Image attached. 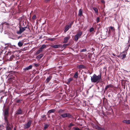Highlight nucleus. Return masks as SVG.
Wrapping results in <instances>:
<instances>
[{
    "label": "nucleus",
    "instance_id": "nucleus-44",
    "mask_svg": "<svg viewBox=\"0 0 130 130\" xmlns=\"http://www.w3.org/2000/svg\"><path fill=\"white\" fill-rule=\"evenodd\" d=\"M34 66L36 67H37L39 65L35 63L34 64Z\"/></svg>",
    "mask_w": 130,
    "mask_h": 130
},
{
    "label": "nucleus",
    "instance_id": "nucleus-28",
    "mask_svg": "<svg viewBox=\"0 0 130 130\" xmlns=\"http://www.w3.org/2000/svg\"><path fill=\"white\" fill-rule=\"evenodd\" d=\"M46 45L45 44L43 45L40 48L41 50L42 49H43L44 48H45L46 47Z\"/></svg>",
    "mask_w": 130,
    "mask_h": 130
},
{
    "label": "nucleus",
    "instance_id": "nucleus-42",
    "mask_svg": "<svg viewBox=\"0 0 130 130\" xmlns=\"http://www.w3.org/2000/svg\"><path fill=\"white\" fill-rule=\"evenodd\" d=\"M22 100L21 99H19L17 101V103H20L21 102V101H22Z\"/></svg>",
    "mask_w": 130,
    "mask_h": 130
},
{
    "label": "nucleus",
    "instance_id": "nucleus-33",
    "mask_svg": "<svg viewBox=\"0 0 130 130\" xmlns=\"http://www.w3.org/2000/svg\"><path fill=\"white\" fill-rule=\"evenodd\" d=\"M73 80V78L72 77H71L69 78L68 80V83H70V82Z\"/></svg>",
    "mask_w": 130,
    "mask_h": 130
},
{
    "label": "nucleus",
    "instance_id": "nucleus-5",
    "mask_svg": "<svg viewBox=\"0 0 130 130\" xmlns=\"http://www.w3.org/2000/svg\"><path fill=\"white\" fill-rule=\"evenodd\" d=\"M27 28V27H20V30L19 31L17 32V33L18 34H21Z\"/></svg>",
    "mask_w": 130,
    "mask_h": 130
},
{
    "label": "nucleus",
    "instance_id": "nucleus-15",
    "mask_svg": "<svg viewBox=\"0 0 130 130\" xmlns=\"http://www.w3.org/2000/svg\"><path fill=\"white\" fill-rule=\"evenodd\" d=\"M66 110L64 109H60L58 111V112L59 113V115L60 114H62L63 113L65 112Z\"/></svg>",
    "mask_w": 130,
    "mask_h": 130
},
{
    "label": "nucleus",
    "instance_id": "nucleus-27",
    "mask_svg": "<svg viewBox=\"0 0 130 130\" xmlns=\"http://www.w3.org/2000/svg\"><path fill=\"white\" fill-rule=\"evenodd\" d=\"M6 128L8 127H10V124L9 123L8 121H7V122H6Z\"/></svg>",
    "mask_w": 130,
    "mask_h": 130
},
{
    "label": "nucleus",
    "instance_id": "nucleus-32",
    "mask_svg": "<svg viewBox=\"0 0 130 130\" xmlns=\"http://www.w3.org/2000/svg\"><path fill=\"white\" fill-rule=\"evenodd\" d=\"M100 18L99 17H97L96 20V22L97 23H98L100 21Z\"/></svg>",
    "mask_w": 130,
    "mask_h": 130
},
{
    "label": "nucleus",
    "instance_id": "nucleus-36",
    "mask_svg": "<svg viewBox=\"0 0 130 130\" xmlns=\"http://www.w3.org/2000/svg\"><path fill=\"white\" fill-rule=\"evenodd\" d=\"M94 30V28L93 27H91L89 31L90 32H91L92 31H93Z\"/></svg>",
    "mask_w": 130,
    "mask_h": 130
},
{
    "label": "nucleus",
    "instance_id": "nucleus-46",
    "mask_svg": "<svg viewBox=\"0 0 130 130\" xmlns=\"http://www.w3.org/2000/svg\"><path fill=\"white\" fill-rule=\"evenodd\" d=\"M101 2L103 3H105V2L104 1L102 0L101 1Z\"/></svg>",
    "mask_w": 130,
    "mask_h": 130
},
{
    "label": "nucleus",
    "instance_id": "nucleus-34",
    "mask_svg": "<svg viewBox=\"0 0 130 130\" xmlns=\"http://www.w3.org/2000/svg\"><path fill=\"white\" fill-rule=\"evenodd\" d=\"M56 39L55 38H49L48 40H50L53 41L55 40Z\"/></svg>",
    "mask_w": 130,
    "mask_h": 130
},
{
    "label": "nucleus",
    "instance_id": "nucleus-49",
    "mask_svg": "<svg viewBox=\"0 0 130 130\" xmlns=\"http://www.w3.org/2000/svg\"><path fill=\"white\" fill-rule=\"evenodd\" d=\"M13 130H16V129H15V128H14V129H13Z\"/></svg>",
    "mask_w": 130,
    "mask_h": 130
},
{
    "label": "nucleus",
    "instance_id": "nucleus-8",
    "mask_svg": "<svg viewBox=\"0 0 130 130\" xmlns=\"http://www.w3.org/2000/svg\"><path fill=\"white\" fill-rule=\"evenodd\" d=\"M113 86L111 84L108 85L106 86L104 90V91L105 92L106 91L107 89L110 88H113Z\"/></svg>",
    "mask_w": 130,
    "mask_h": 130
},
{
    "label": "nucleus",
    "instance_id": "nucleus-20",
    "mask_svg": "<svg viewBox=\"0 0 130 130\" xmlns=\"http://www.w3.org/2000/svg\"><path fill=\"white\" fill-rule=\"evenodd\" d=\"M43 56V54H40L36 57V58L37 59H41Z\"/></svg>",
    "mask_w": 130,
    "mask_h": 130
},
{
    "label": "nucleus",
    "instance_id": "nucleus-31",
    "mask_svg": "<svg viewBox=\"0 0 130 130\" xmlns=\"http://www.w3.org/2000/svg\"><path fill=\"white\" fill-rule=\"evenodd\" d=\"M4 116V120L5 121H6V122H7V121H8L7 120V117L8 116Z\"/></svg>",
    "mask_w": 130,
    "mask_h": 130
},
{
    "label": "nucleus",
    "instance_id": "nucleus-50",
    "mask_svg": "<svg viewBox=\"0 0 130 130\" xmlns=\"http://www.w3.org/2000/svg\"><path fill=\"white\" fill-rule=\"evenodd\" d=\"M46 118H45V120H46Z\"/></svg>",
    "mask_w": 130,
    "mask_h": 130
},
{
    "label": "nucleus",
    "instance_id": "nucleus-18",
    "mask_svg": "<svg viewBox=\"0 0 130 130\" xmlns=\"http://www.w3.org/2000/svg\"><path fill=\"white\" fill-rule=\"evenodd\" d=\"M123 122L127 124H130V120H124L123 121Z\"/></svg>",
    "mask_w": 130,
    "mask_h": 130
},
{
    "label": "nucleus",
    "instance_id": "nucleus-17",
    "mask_svg": "<svg viewBox=\"0 0 130 130\" xmlns=\"http://www.w3.org/2000/svg\"><path fill=\"white\" fill-rule=\"evenodd\" d=\"M55 111V109H54L50 110L47 113V115H49L50 113L54 112Z\"/></svg>",
    "mask_w": 130,
    "mask_h": 130
},
{
    "label": "nucleus",
    "instance_id": "nucleus-9",
    "mask_svg": "<svg viewBox=\"0 0 130 130\" xmlns=\"http://www.w3.org/2000/svg\"><path fill=\"white\" fill-rule=\"evenodd\" d=\"M9 108H7L5 110L4 112V116H8Z\"/></svg>",
    "mask_w": 130,
    "mask_h": 130
},
{
    "label": "nucleus",
    "instance_id": "nucleus-29",
    "mask_svg": "<svg viewBox=\"0 0 130 130\" xmlns=\"http://www.w3.org/2000/svg\"><path fill=\"white\" fill-rule=\"evenodd\" d=\"M128 49V46H127L125 48V50L123 52V53H124V52H126V51H127Z\"/></svg>",
    "mask_w": 130,
    "mask_h": 130
},
{
    "label": "nucleus",
    "instance_id": "nucleus-19",
    "mask_svg": "<svg viewBox=\"0 0 130 130\" xmlns=\"http://www.w3.org/2000/svg\"><path fill=\"white\" fill-rule=\"evenodd\" d=\"M82 9H80L78 12V15L80 16H81L82 15Z\"/></svg>",
    "mask_w": 130,
    "mask_h": 130
},
{
    "label": "nucleus",
    "instance_id": "nucleus-4",
    "mask_svg": "<svg viewBox=\"0 0 130 130\" xmlns=\"http://www.w3.org/2000/svg\"><path fill=\"white\" fill-rule=\"evenodd\" d=\"M82 34V32L80 31L78 32L77 34L75 36L74 39L76 41H77L79 38H80Z\"/></svg>",
    "mask_w": 130,
    "mask_h": 130
},
{
    "label": "nucleus",
    "instance_id": "nucleus-11",
    "mask_svg": "<svg viewBox=\"0 0 130 130\" xmlns=\"http://www.w3.org/2000/svg\"><path fill=\"white\" fill-rule=\"evenodd\" d=\"M70 38V37L69 36L65 37L64 39V40L63 42V43H67L68 41V40Z\"/></svg>",
    "mask_w": 130,
    "mask_h": 130
},
{
    "label": "nucleus",
    "instance_id": "nucleus-2",
    "mask_svg": "<svg viewBox=\"0 0 130 130\" xmlns=\"http://www.w3.org/2000/svg\"><path fill=\"white\" fill-rule=\"evenodd\" d=\"M60 116L63 118L67 117L68 118H72V116L70 113H64L60 115Z\"/></svg>",
    "mask_w": 130,
    "mask_h": 130
},
{
    "label": "nucleus",
    "instance_id": "nucleus-47",
    "mask_svg": "<svg viewBox=\"0 0 130 130\" xmlns=\"http://www.w3.org/2000/svg\"><path fill=\"white\" fill-rule=\"evenodd\" d=\"M45 115H43L42 116V118H44V117H45Z\"/></svg>",
    "mask_w": 130,
    "mask_h": 130
},
{
    "label": "nucleus",
    "instance_id": "nucleus-16",
    "mask_svg": "<svg viewBox=\"0 0 130 130\" xmlns=\"http://www.w3.org/2000/svg\"><path fill=\"white\" fill-rule=\"evenodd\" d=\"M32 67V65H30L28 67H27L25 68L24 69V70H28L29 69H31Z\"/></svg>",
    "mask_w": 130,
    "mask_h": 130
},
{
    "label": "nucleus",
    "instance_id": "nucleus-12",
    "mask_svg": "<svg viewBox=\"0 0 130 130\" xmlns=\"http://www.w3.org/2000/svg\"><path fill=\"white\" fill-rule=\"evenodd\" d=\"M22 112L21 109L19 108L18 109L17 112H16L15 114L17 115L19 114H21L22 113Z\"/></svg>",
    "mask_w": 130,
    "mask_h": 130
},
{
    "label": "nucleus",
    "instance_id": "nucleus-45",
    "mask_svg": "<svg viewBox=\"0 0 130 130\" xmlns=\"http://www.w3.org/2000/svg\"><path fill=\"white\" fill-rule=\"evenodd\" d=\"M50 1V0H45V2L46 3H47L49 1Z\"/></svg>",
    "mask_w": 130,
    "mask_h": 130
},
{
    "label": "nucleus",
    "instance_id": "nucleus-48",
    "mask_svg": "<svg viewBox=\"0 0 130 130\" xmlns=\"http://www.w3.org/2000/svg\"><path fill=\"white\" fill-rule=\"evenodd\" d=\"M8 52L9 53V55L10 54V52H9V51H8Z\"/></svg>",
    "mask_w": 130,
    "mask_h": 130
},
{
    "label": "nucleus",
    "instance_id": "nucleus-52",
    "mask_svg": "<svg viewBox=\"0 0 130 130\" xmlns=\"http://www.w3.org/2000/svg\"><path fill=\"white\" fill-rule=\"evenodd\" d=\"M48 117H49V116H48Z\"/></svg>",
    "mask_w": 130,
    "mask_h": 130
},
{
    "label": "nucleus",
    "instance_id": "nucleus-24",
    "mask_svg": "<svg viewBox=\"0 0 130 130\" xmlns=\"http://www.w3.org/2000/svg\"><path fill=\"white\" fill-rule=\"evenodd\" d=\"M78 72L77 71L75 73V74L74 75V77L75 78H77L78 77Z\"/></svg>",
    "mask_w": 130,
    "mask_h": 130
},
{
    "label": "nucleus",
    "instance_id": "nucleus-43",
    "mask_svg": "<svg viewBox=\"0 0 130 130\" xmlns=\"http://www.w3.org/2000/svg\"><path fill=\"white\" fill-rule=\"evenodd\" d=\"M6 129L7 130H11V128L10 127H8L6 128Z\"/></svg>",
    "mask_w": 130,
    "mask_h": 130
},
{
    "label": "nucleus",
    "instance_id": "nucleus-14",
    "mask_svg": "<svg viewBox=\"0 0 130 130\" xmlns=\"http://www.w3.org/2000/svg\"><path fill=\"white\" fill-rule=\"evenodd\" d=\"M52 78V76L50 75L48 77H47L45 80V82L46 83H48L50 80Z\"/></svg>",
    "mask_w": 130,
    "mask_h": 130
},
{
    "label": "nucleus",
    "instance_id": "nucleus-38",
    "mask_svg": "<svg viewBox=\"0 0 130 130\" xmlns=\"http://www.w3.org/2000/svg\"><path fill=\"white\" fill-rule=\"evenodd\" d=\"M87 50L86 49H84L82 50L80 52H84L86 51Z\"/></svg>",
    "mask_w": 130,
    "mask_h": 130
},
{
    "label": "nucleus",
    "instance_id": "nucleus-23",
    "mask_svg": "<svg viewBox=\"0 0 130 130\" xmlns=\"http://www.w3.org/2000/svg\"><path fill=\"white\" fill-rule=\"evenodd\" d=\"M78 67L79 69L84 68L85 66L83 65H80L78 66Z\"/></svg>",
    "mask_w": 130,
    "mask_h": 130
},
{
    "label": "nucleus",
    "instance_id": "nucleus-22",
    "mask_svg": "<svg viewBox=\"0 0 130 130\" xmlns=\"http://www.w3.org/2000/svg\"><path fill=\"white\" fill-rule=\"evenodd\" d=\"M93 10L94 11L95 13L97 14H98V9L95 7H93Z\"/></svg>",
    "mask_w": 130,
    "mask_h": 130
},
{
    "label": "nucleus",
    "instance_id": "nucleus-1",
    "mask_svg": "<svg viewBox=\"0 0 130 130\" xmlns=\"http://www.w3.org/2000/svg\"><path fill=\"white\" fill-rule=\"evenodd\" d=\"M91 80L92 83H98L101 82L102 80L101 74L98 76L94 74L91 77Z\"/></svg>",
    "mask_w": 130,
    "mask_h": 130
},
{
    "label": "nucleus",
    "instance_id": "nucleus-40",
    "mask_svg": "<svg viewBox=\"0 0 130 130\" xmlns=\"http://www.w3.org/2000/svg\"><path fill=\"white\" fill-rule=\"evenodd\" d=\"M36 16L35 15H34L32 18V19L33 20H35L36 19Z\"/></svg>",
    "mask_w": 130,
    "mask_h": 130
},
{
    "label": "nucleus",
    "instance_id": "nucleus-3",
    "mask_svg": "<svg viewBox=\"0 0 130 130\" xmlns=\"http://www.w3.org/2000/svg\"><path fill=\"white\" fill-rule=\"evenodd\" d=\"M31 121L29 120L28 122L27 123L25 124L24 125V129L28 128H29L31 124Z\"/></svg>",
    "mask_w": 130,
    "mask_h": 130
},
{
    "label": "nucleus",
    "instance_id": "nucleus-51",
    "mask_svg": "<svg viewBox=\"0 0 130 130\" xmlns=\"http://www.w3.org/2000/svg\"><path fill=\"white\" fill-rule=\"evenodd\" d=\"M110 96V95H108V96Z\"/></svg>",
    "mask_w": 130,
    "mask_h": 130
},
{
    "label": "nucleus",
    "instance_id": "nucleus-39",
    "mask_svg": "<svg viewBox=\"0 0 130 130\" xmlns=\"http://www.w3.org/2000/svg\"><path fill=\"white\" fill-rule=\"evenodd\" d=\"M98 130H105L103 128H102L100 127H98Z\"/></svg>",
    "mask_w": 130,
    "mask_h": 130
},
{
    "label": "nucleus",
    "instance_id": "nucleus-6",
    "mask_svg": "<svg viewBox=\"0 0 130 130\" xmlns=\"http://www.w3.org/2000/svg\"><path fill=\"white\" fill-rule=\"evenodd\" d=\"M73 24V22H72L69 24L66 25L64 28V32H67L71 27Z\"/></svg>",
    "mask_w": 130,
    "mask_h": 130
},
{
    "label": "nucleus",
    "instance_id": "nucleus-37",
    "mask_svg": "<svg viewBox=\"0 0 130 130\" xmlns=\"http://www.w3.org/2000/svg\"><path fill=\"white\" fill-rule=\"evenodd\" d=\"M69 45L68 44H64L63 45V46L64 48H65L66 46Z\"/></svg>",
    "mask_w": 130,
    "mask_h": 130
},
{
    "label": "nucleus",
    "instance_id": "nucleus-25",
    "mask_svg": "<svg viewBox=\"0 0 130 130\" xmlns=\"http://www.w3.org/2000/svg\"><path fill=\"white\" fill-rule=\"evenodd\" d=\"M49 126V124H45L44 125V130H45L47 128H48Z\"/></svg>",
    "mask_w": 130,
    "mask_h": 130
},
{
    "label": "nucleus",
    "instance_id": "nucleus-7",
    "mask_svg": "<svg viewBox=\"0 0 130 130\" xmlns=\"http://www.w3.org/2000/svg\"><path fill=\"white\" fill-rule=\"evenodd\" d=\"M109 28L108 32L109 33H110L111 32L110 30H111L112 32L113 35H114L115 34V29L114 27H113L110 26L108 28Z\"/></svg>",
    "mask_w": 130,
    "mask_h": 130
},
{
    "label": "nucleus",
    "instance_id": "nucleus-30",
    "mask_svg": "<svg viewBox=\"0 0 130 130\" xmlns=\"http://www.w3.org/2000/svg\"><path fill=\"white\" fill-rule=\"evenodd\" d=\"M73 129H74V130H82V129L79 128L78 127H74L73 128Z\"/></svg>",
    "mask_w": 130,
    "mask_h": 130
},
{
    "label": "nucleus",
    "instance_id": "nucleus-10",
    "mask_svg": "<svg viewBox=\"0 0 130 130\" xmlns=\"http://www.w3.org/2000/svg\"><path fill=\"white\" fill-rule=\"evenodd\" d=\"M51 46L54 48H58L61 47L60 45H50Z\"/></svg>",
    "mask_w": 130,
    "mask_h": 130
},
{
    "label": "nucleus",
    "instance_id": "nucleus-35",
    "mask_svg": "<svg viewBox=\"0 0 130 130\" xmlns=\"http://www.w3.org/2000/svg\"><path fill=\"white\" fill-rule=\"evenodd\" d=\"M74 125H75L74 124H73L72 123H71L70 124V125L68 126V127H70L71 126H74Z\"/></svg>",
    "mask_w": 130,
    "mask_h": 130
},
{
    "label": "nucleus",
    "instance_id": "nucleus-41",
    "mask_svg": "<svg viewBox=\"0 0 130 130\" xmlns=\"http://www.w3.org/2000/svg\"><path fill=\"white\" fill-rule=\"evenodd\" d=\"M14 57V55H12L10 58V60H11L12 59H13V58Z\"/></svg>",
    "mask_w": 130,
    "mask_h": 130
},
{
    "label": "nucleus",
    "instance_id": "nucleus-26",
    "mask_svg": "<svg viewBox=\"0 0 130 130\" xmlns=\"http://www.w3.org/2000/svg\"><path fill=\"white\" fill-rule=\"evenodd\" d=\"M42 51V50H41L40 48L36 52V54H38L40 53Z\"/></svg>",
    "mask_w": 130,
    "mask_h": 130
},
{
    "label": "nucleus",
    "instance_id": "nucleus-21",
    "mask_svg": "<svg viewBox=\"0 0 130 130\" xmlns=\"http://www.w3.org/2000/svg\"><path fill=\"white\" fill-rule=\"evenodd\" d=\"M23 44V43L22 42L20 41L18 43V45L19 47L22 46Z\"/></svg>",
    "mask_w": 130,
    "mask_h": 130
},
{
    "label": "nucleus",
    "instance_id": "nucleus-13",
    "mask_svg": "<svg viewBox=\"0 0 130 130\" xmlns=\"http://www.w3.org/2000/svg\"><path fill=\"white\" fill-rule=\"evenodd\" d=\"M124 54H123V53L122 52V55H121V57H122V59H123L125 58L126 57V56L127 54V52H124Z\"/></svg>",
    "mask_w": 130,
    "mask_h": 130
}]
</instances>
